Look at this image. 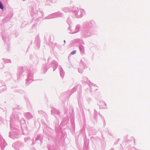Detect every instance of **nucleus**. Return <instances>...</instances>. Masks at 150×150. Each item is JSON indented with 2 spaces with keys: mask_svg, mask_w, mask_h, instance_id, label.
I'll list each match as a JSON object with an SVG mask.
<instances>
[{
  "mask_svg": "<svg viewBox=\"0 0 150 150\" xmlns=\"http://www.w3.org/2000/svg\"><path fill=\"white\" fill-rule=\"evenodd\" d=\"M0 8L1 9H3L4 8L3 5L1 2H0Z\"/></svg>",
  "mask_w": 150,
  "mask_h": 150,
  "instance_id": "f257e3e1",
  "label": "nucleus"
},
{
  "mask_svg": "<svg viewBox=\"0 0 150 150\" xmlns=\"http://www.w3.org/2000/svg\"><path fill=\"white\" fill-rule=\"evenodd\" d=\"M75 52H75V51H74V52H71V53L72 54H75Z\"/></svg>",
  "mask_w": 150,
  "mask_h": 150,
  "instance_id": "f03ea898",
  "label": "nucleus"
}]
</instances>
